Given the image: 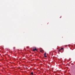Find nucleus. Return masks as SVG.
I'll list each match as a JSON object with an SVG mask.
<instances>
[{
  "label": "nucleus",
  "instance_id": "nucleus-1",
  "mask_svg": "<svg viewBox=\"0 0 75 75\" xmlns=\"http://www.w3.org/2000/svg\"><path fill=\"white\" fill-rule=\"evenodd\" d=\"M33 51H37V50L36 48H35V49H33Z\"/></svg>",
  "mask_w": 75,
  "mask_h": 75
},
{
  "label": "nucleus",
  "instance_id": "nucleus-2",
  "mask_svg": "<svg viewBox=\"0 0 75 75\" xmlns=\"http://www.w3.org/2000/svg\"><path fill=\"white\" fill-rule=\"evenodd\" d=\"M64 49V48H61V49H60L59 50H58L59 52H61V50H63Z\"/></svg>",
  "mask_w": 75,
  "mask_h": 75
},
{
  "label": "nucleus",
  "instance_id": "nucleus-3",
  "mask_svg": "<svg viewBox=\"0 0 75 75\" xmlns=\"http://www.w3.org/2000/svg\"><path fill=\"white\" fill-rule=\"evenodd\" d=\"M46 53H45L44 54V57H45V58H47V56H46Z\"/></svg>",
  "mask_w": 75,
  "mask_h": 75
},
{
  "label": "nucleus",
  "instance_id": "nucleus-4",
  "mask_svg": "<svg viewBox=\"0 0 75 75\" xmlns=\"http://www.w3.org/2000/svg\"><path fill=\"white\" fill-rule=\"evenodd\" d=\"M31 74H32V75H33V72H32L31 73Z\"/></svg>",
  "mask_w": 75,
  "mask_h": 75
},
{
  "label": "nucleus",
  "instance_id": "nucleus-5",
  "mask_svg": "<svg viewBox=\"0 0 75 75\" xmlns=\"http://www.w3.org/2000/svg\"><path fill=\"white\" fill-rule=\"evenodd\" d=\"M14 49H15V47H13Z\"/></svg>",
  "mask_w": 75,
  "mask_h": 75
},
{
  "label": "nucleus",
  "instance_id": "nucleus-6",
  "mask_svg": "<svg viewBox=\"0 0 75 75\" xmlns=\"http://www.w3.org/2000/svg\"><path fill=\"white\" fill-rule=\"evenodd\" d=\"M40 52H42V51H40Z\"/></svg>",
  "mask_w": 75,
  "mask_h": 75
},
{
  "label": "nucleus",
  "instance_id": "nucleus-7",
  "mask_svg": "<svg viewBox=\"0 0 75 75\" xmlns=\"http://www.w3.org/2000/svg\"><path fill=\"white\" fill-rule=\"evenodd\" d=\"M61 17H60V18H61Z\"/></svg>",
  "mask_w": 75,
  "mask_h": 75
}]
</instances>
